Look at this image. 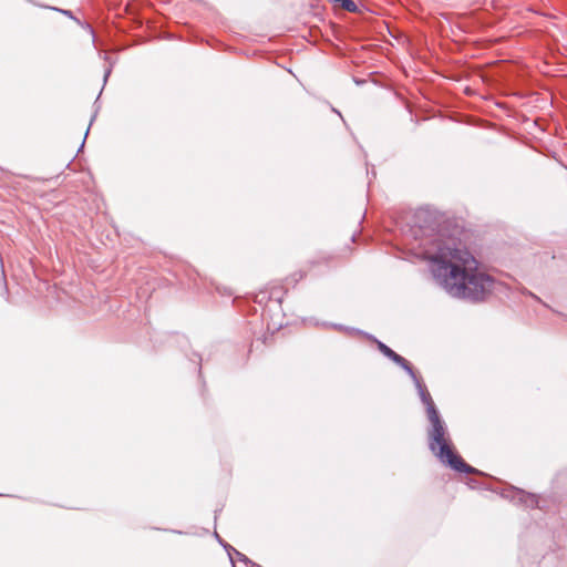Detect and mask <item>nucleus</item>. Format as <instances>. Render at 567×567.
Returning a JSON list of instances; mask_svg holds the SVG:
<instances>
[{"instance_id": "1", "label": "nucleus", "mask_w": 567, "mask_h": 567, "mask_svg": "<svg viewBox=\"0 0 567 567\" xmlns=\"http://www.w3.org/2000/svg\"><path fill=\"white\" fill-rule=\"evenodd\" d=\"M436 282L452 297L471 301L485 300L497 287L495 279L478 269L475 257L455 243L435 245V251H424Z\"/></svg>"}, {"instance_id": "2", "label": "nucleus", "mask_w": 567, "mask_h": 567, "mask_svg": "<svg viewBox=\"0 0 567 567\" xmlns=\"http://www.w3.org/2000/svg\"><path fill=\"white\" fill-rule=\"evenodd\" d=\"M408 374L417 389L420 399L425 405L427 419L431 423V429L429 430L430 450L442 463L449 465L451 468L457 472L476 473L477 471L474 467L466 464L463 458L454 452L451 440L447 436L445 424L441 420L435 404L421 379L413 369L412 373Z\"/></svg>"}, {"instance_id": "3", "label": "nucleus", "mask_w": 567, "mask_h": 567, "mask_svg": "<svg viewBox=\"0 0 567 567\" xmlns=\"http://www.w3.org/2000/svg\"><path fill=\"white\" fill-rule=\"evenodd\" d=\"M378 349L394 363L400 365L406 373H412V367L408 360H405L402 355L394 352L391 348L384 344L381 341H377Z\"/></svg>"}, {"instance_id": "4", "label": "nucleus", "mask_w": 567, "mask_h": 567, "mask_svg": "<svg viewBox=\"0 0 567 567\" xmlns=\"http://www.w3.org/2000/svg\"><path fill=\"white\" fill-rule=\"evenodd\" d=\"M235 554L236 556L238 557V559L243 560V561H247V558L239 551L235 550Z\"/></svg>"}, {"instance_id": "5", "label": "nucleus", "mask_w": 567, "mask_h": 567, "mask_svg": "<svg viewBox=\"0 0 567 567\" xmlns=\"http://www.w3.org/2000/svg\"><path fill=\"white\" fill-rule=\"evenodd\" d=\"M61 12L64 13L65 16H69V17L72 16L71 11H69V10H62Z\"/></svg>"}]
</instances>
